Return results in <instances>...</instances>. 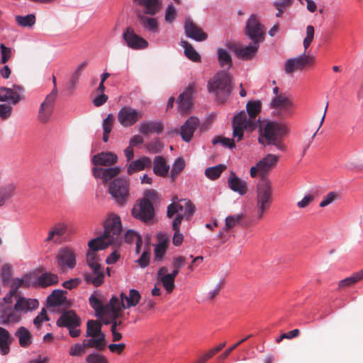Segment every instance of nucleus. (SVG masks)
I'll use <instances>...</instances> for the list:
<instances>
[{
    "instance_id": "obj_1",
    "label": "nucleus",
    "mask_w": 363,
    "mask_h": 363,
    "mask_svg": "<svg viewBox=\"0 0 363 363\" xmlns=\"http://www.w3.org/2000/svg\"><path fill=\"white\" fill-rule=\"evenodd\" d=\"M262 108L261 102L258 100L250 101L246 104V112L241 111L232 119L233 137L237 141H240L244 135V131L254 130L260 122L258 114Z\"/></svg>"
},
{
    "instance_id": "obj_2",
    "label": "nucleus",
    "mask_w": 363,
    "mask_h": 363,
    "mask_svg": "<svg viewBox=\"0 0 363 363\" xmlns=\"http://www.w3.org/2000/svg\"><path fill=\"white\" fill-rule=\"evenodd\" d=\"M15 303H8L3 301L0 304V323L6 325L10 323H18L22 316L30 313L39 306L36 298H26L23 296H14Z\"/></svg>"
},
{
    "instance_id": "obj_3",
    "label": "nucleus",
    "mask_w": 363,
    "mask_h": 363,
    "mask_svg": "<svg viewBox=\"0 0 363 363\" xmlns=\"http://www.w3.org/2000/svg\"><path fill=\"white\" fill-rule=\"evenodd\" d=\"M289 132L284 122L277 121H264L260 125L259 143L263 145H272L277 150L285 152L288 150L287 145L283 138Z\"/></svg>"
},
{
    "instance_id": "obj_4",
    "label": "nucleus",
    "mask_w": 363,
    "mask_h": 363,
    "mask_svg": "<svg viewBox=\"0 0 363 363\" xmlns=\"http://www.w3.org/2000/svg\"><path fill=\"white\" fill-rule=\"evenodd\" d=\"M315 28L308 25L306 27V35L303 39V45L304 52L295 57H291L285 62L284 72L286 74H291L296 71H302L305 67H310L315 63V57L306 55V50L309 48L314 39Z\"/></svg>"
},
{
    "instance_id": "obj_5",
    "label": "nucleus",
    "mask_w": 363,
    "mask_h": 363,
    "mask_svg": "<svg viewBox=\"0 0 363 363\" xmlns=\"http://www.w3.org/2000/svg\"><path fill=\"white\" fill-rule=\"evenodd\" d=\"M209 92L213 93L217 99L224 102L230 96L232 90L231 77L225 71L218 72L208 83Z\"/></svg>"
},
{
    "instance_id": "obj_6",
    "label": "nucleus",
    "mask_w": 363,
    "mask_h": 363,
    "mask_svg": "<svg viewBox=\"0 0 363 363\" xmlns=\"http://www.w3.org/2000/svg\"><path fill=\"white\" fill-rule=\"evenodd\" d=\"M272 189L268 178H260L257 186V216L261 219L272 203Z\"/></svg>"
},
{
    "instance_id": "obj_7",
    "label": "nucleus",
    "mask_w": 363,
    "mask_h": 363,
    "mask_svg": "<svg viewBox=\"0 0 363 363\" xmlns=\"http://www.w3.org/2000/svg\"><path fill=\"white\" fill-rule=\"evenodd\" d=\"M145 197L135 204L132 208V216L144 223H150L155 216V210L152 203L147 198H154L155 191L149 190L145 192Z\"/></svg>"
},
{
    "instance_id": "obj_8",
    "label": "nucleus",
    "mask_w": 363,
    "mask_h": 363,
    "mask_svg": "<svg viewBox=\"0 0 363 363\" xmlns=\"http://www.w3.org/2000/svg\"><path fill=\"white\" fill-rule=\"evenodd\" d=\"M85 340L89 344L90 348L103 351L106 346V336L101 330V324L95 320H89L86 323Z\"/></svg>"
},
{
    "instance_id": "obj_9",
    "label": "nucleus",
    "mask_w": 363,
    "mask_h": 363,
    "mask_svg": "<svg viewBox=\"0 0 363 363\" xmlns=\"http://www.w3.org/2000/svg\"><path fill=\"white\" fill-rule=\"evenodd\" d=\"M101 259L96 252L89 250L86 252V262L92 271V274H86L84 279L89 284H92L94 286H99L102 284L104 279V272L100 264Z\"/></svg>"
},
{
    "instance_id": "obj_10",
    "label": "nucleus",
    "mask_w": 363,
    "mask_h": 363,
    "mask_svg": "<svg viewBox=\"0 0 363 363\" xmlns=\"http://www.w3.org/2000/svg\"><path fill=\"white\" fill-rule=\"evenodd\" d=\"M81 323L80 318L72 310L63 312L56 322L58 327L67 328L69 336L73 338L81 335L82 331L79 328Z\"/></svg>"
},
{
    "instance_id": "obj_11",
    "label": "nucleus",
    "mask_w": 363,
    "mask_h": 363,
    "mask_svg": "<svg viewBox=\"0 0 363 363\" xmlns=\"http://www.w3.org/2000/svg\"><path fill=\"white\" fill-rule=\"evenodd\" d=\"M108 193L117 203L120 205L126 203L130 196L127 179L121 177L113 179L108 185Z\"/></svg>"
},
{
    "instance_id": "obj_12",
    "label": "nucleus",
    "mask_w": 363,
    "mask_h": 363,
    "mask_svg": "<svg viewBox=\"0 0 363 363\" xmlns=\"http://www.w3.org/2000/svg\"><path fill=\"white\" fill-rule=\"evenodd\" d=\"M279 157L274 154H267L262 160L257 162L255 166L250 168V176L255 178L259 176L260 178H267V174L277 163Z\"/></svg>"
},
{
    "instance_id": "obj_13",
    "label": "nucleus",
    "mask_w": 363,
    "mask_h": 363,
    "mask_svg": "<svg viewBox=\"0 0 363 363\" xmlns=\"http://www.w3.org/2000/svg\"><path fill=\"white\" fill-rule=\"evenodd\" d=\"M245 34L252 41L259 43L263 40L265 28L255 14H252L245 26Z\"/></svg>"
},
{
    "instance_id": "obj_14",
    "label": "nucleus",
    "mask_w": 363,
    "mask_h": 363,
    "mask_svg": "<svg viewBox=\"0 0 363 363\" xmlns=\"http://www.w3.org/2000/svg\"><path fill=\"white\" fill-rule=\"evenodd\" d=\"M77 254L74 250L69 247H62L56 256L57 267L64 272L72 269L76 266Z\"/></svg>"
},
{
    "instance_id": "obj_15",
    "label": "nucleus",
    "mask_w": 363,
    "mask_h": 363,
    "mask_svg": "<svg viewBox=\"0 0 363 363\" xmlns=\"http://www.w3.org/2000/svg\"><path fill=\"white\" fill-rule=\"evenodd\" d=\"M140 299L141 295L140 292L136 289H131L128 294L122 292L120 294V297L113 296L109 302L116 306L117 302H118V308L126 309L136 306Z\"/></svg>"
},
{
    "instance_id": "obj_16",
    "label": "nucleus",
    "mask_w": 363,
    "mask_h": 363,
    "mask_svg": "<svg viewBox=\"0 0 363 363\" xmlns=\"http://www.w3.org/2000/svg\"><path fill=\"white\" fill-rule=\"evenodd\" d=\"M57 96V89H53L41 103L38 113V119L40 122L45 123L50 120L54 110Z\"/></svg>"
},
{
    "instance_id": "obj_17",
    "label": "nucleus",
    "mask_w": 363,
    "mask_h": 363,
    "mask_svg": "<svg viewBox=\"0 0 363 363\" xmlns=\"http://www.w3.org/2000/svg\"><path fill=\"white\" fill-rule=\"evenodd\" d=\"M24 91V88L18 84H13L11 88L5 86L1 87L0 101L15 105L25 99L23 96Z\"/></svg>"
},
{
    "instance_id": "obj_18",
    "label": "nucleus",
    "mask_w": 363,
    "mask_h": 363,
    "mask_svg": "<svg viewBox=\"0 0 363 363\" xmlns=\"http://www.w3.org/2000/svg\"><path fill=\"white\" fill-rule=\"evenodd\" d=\"M143 116V112L140 110L125 106L118 113V121L123 127H130L136 123Z\"/></svg>"
},
{
    "instance_id": "obj_19",
    "label": "nucleus",
    "mask_w": 363,
    "mask_h": 363,
    "mask_svg": "<svg viewBox=\"0 0 363 363\" xmlns=\"http://www.w3.org/2000/svg\"><path fill=\"white\" fill-rule=\"evenodd\" d=\"M106 311L107 314L103 318L104 324H111V328H113L115 326V329L122 330L125 325L122 320L118 319L122 315V309L118 308V302L116 306L110 302L107 303Z\"/></svg>"
},
{
    "instance_id": "obj_20",
    "label": "nucleus",
    "mask_w": 363,
    "mask_h": 363,
    "mask_svg": "<svg viewBox=\"0 0 363 363\" xmlns=\"http://www.w3.org/2000/svg\"><path fill=\"white\" fill-rule=\"evenodd\" d=\"M259 44L254 41L248 45L230 43L228 45V48L233 50L238 58L243 60H250L255 57L259 48Z\"/></svg>"
},
{
    "instance_id": "obj_21",
    "label": "nucleus",
    "mask_w": 363,
    "mask_h": 363,
    "mask_svg": "<svg viewBox=\"0 0 363 363\" xmlns=\"http://www.w3.org/2000/svg\"><path fill=\"white\" fill-rule=\"evenodd\" d=\"M122 231L121 218L118 216L108 217L104 223V232L107 238H112V241L117 240Z\"/></svg>"
},
{
    "instance_id": "obj_22",
    "label": "nucleus",
    "mask_w": 363,
    "mask_h": 363,
    "mask_svg": "<svg viewBox=\"0 0 363 363\" xmlns=\"http://www.w3.org/2000/svg\"><path fill=\"white\" fill-rule=\"evenodd\" d=\"M123 39L127 46L133 50H141L148 46L147 40L138 35L131 28H127L123 31Z\"/></svg>"
},
{
    "instance_id": "obj_23",
    "label": "nucleus",
    "mask_w": 363,
    "mask_h": 363,
    "mask_svg": "<svg viewBox=\"0 0 363 363\" xmlns=\"http://www.w3.org/2000/svg\"><path fill=\"white\" fill-rule=\"evenodd\" d=\"M270 105L276 109V115L284 116L291 113L293 102L288 96L281 94L276 96L272 100Z\"/></svg>"
},
{
    "instance_id": "obj_24",
    "label": "nucleus",
    "mask_w": 363,
    "mask_h": 363,
    "mask_svg": "<svg viewBox=\"0 0 363 363\" xmlns=\"http://www.w3.org/2000/svg\"><path fill=\"white\" fill-rule=\"evenodd\" d=\"M157 243L154 248V262H162L166 255L169 239L166 233H159L156 235Z\"/></svg>"
},
{
    "instance_id": "obj_25",
    "label": "nucleus",
    "mask_w": 363,
    "mask_h": 363,
    "mask_svg": "<svg viewBox=\"0 0 363 363\" xmlns=\"http://www.w3.org/2000/svg\"><path fill=\"white\" fill-rule=\"evenodd\" d=\"M30 278L25 276L23 278L13 279L11 283V289L5 295L3 298L4 303H13V296H18V290L20 287H29L30 286Z\"/></svg>"
},
{
    "instance_id": "obj_26",
    "label": "nucleus",
    "mask_w": 363,
    "mask_h": 363,
    "mask_svg": "<svg viewBox=\"0 0 363 363\" xmlns=\"http://www.w3.org/2000/svg\"><path fill=\"white\" fill-rule=\"evenodd\" d=\"M184 31L187 38L198 42L204 41L208 38L207 34L195 24L189 17L186 18L185 21Z\"/></svg>"
},
{
    "instance_id": "obj_27",
    "label": "nucleus",
    "mask_w": 363,
    "mask_h": 363,
    "mask_svg": "<svg viewBox=\"0 0 363 363\" xmlns=\"http://www.w3.org/2000/svg\"><path fill=\"white\" fill-rule=\"evenodd\" d=\"M199 125V120L198 118L189 117L181 127L180 135L182 140L187 143L190 142Z\"/></svg>"
},
{
    "instance_id": "obj_28",
    "label": "nucleus",
    "mask_w": 363,
    "mask_h": 363,
    "mask_svg": "<svg viewBox=\"0 0 363 363\" xmlns=\"http://www.w3.org/2000/svg\"><path fill=\"white\" fill-rule=\"evenodd\" d=\"M67 225L63 222L55 223L48 231V237L45 239L46 242L60 243L61 238L66 233Z\"/></svg>"
},
{
    "instance_id": "obj_29",
    "label": "nucleus",
    "mask_w": 363,
    "mask_h": 363,
    "mask_svg": "<svg viewBox=\"0 0 363 363\" xmlns=\"http://www.w3.org/2000/svg\"><path fill=\"white\" fill-rule=\"evenodd\" d=\"M121 172V167H112L108 168L93 167V175L96 179H99L103 183H106L117 176Z\"/></svg>"
},
{
    "instance_id": "obj_30",
    "label": "nucleus",
    "mask_w": 363,
    "mask_h": 363,
    "mask_svg": "<svg viewBox=\"0 0 363 363\" xmlns=\"http://www.w3.org/2000/svg\"><path fill=\"white\" fill-rule=\"evenodd\" d=\"M118 156L112 152H101L91 158V162L96 166H108L115 164L117 162Z\"/></svg>"
},
{
    "instance_id": "obj_31",
    "label": "nucleus",
    "mask_w": 363,
    "mask_h": 363,
    "mask_svg": "<svg viewBox=\"0 0 363 363\" xmlns=\"http://www.w3.org/2000/svg\"><path fill=\"white\" fill-rule=\"evenodd\" d=\"M228 184L233 191L238 193L240 196H243L247 192V182L239 178L233 172L230 174Z\"/></svg>"
},
{
    "instance_id": "obj_32",
    "label": "nucleus",
    "mask_w": 363,
    "mask_h": 363,
    "mask_svg": "<svg viewBox=\"0 0 363 363\" xmlns=\"http://www.w3.org/2000/svg\"><path fill=\"white\" fill-rule=\"evenodd\" d=\"M194 87L189 85L186 90L182 93L177 99L179 111L181 113H187L191 106V98L193 95Z\"/></svg>"
},
{
    "instance_id": "obj_33",
    "label": "nucleus",
    "mask_w": 363,
    "mask_h": 363,
    "mask_svg": "<svg viewBox=\"0 0 363 363\" xmlns=\"http://www.w3.org/2000/svg\"><path fill=\"white\" fill-rule=\"evenodd\" d=\"M152 160L147 156H143L137 160H133L127 167V173L128 175L150 168Z\"/></svg>"
},
{
    "instance_id": "obj_34",
    "label": "nucleus",
    "mask_w": 363,
    "mask_h": 363,
    "mask_svg": "<svg viewBox=\"0 0 363 363\" xmlns=\"http://www.w3.org/2000/svg\"><path fill=\"white\" fill-rule=\"evenodd\" d=\"M16 189L17 184L13 182L0 186V207L15 196Z\"/></svg>"
},
{
    "instance_id": "obj_35",
    "label": "nucleus",
    "mask_w": 363,
    "mask_h": 363,
    "mask_svg": "<svg viewBox=\"0 0 363 363\" xmlns=\"http://www.w3.org/2000/svg\"><path fill=\"white\" fill-rule=\"evenodd\" d=\"M13 340L11 333L0 326V353L1 355L5 356L9 354Z\"/></svg>"
},
{
    "instance_id": "obj_36",
    "label": "nucleus",
    "mask_w": 363,
    "mask_h": 363,
    "mask_svg": "<svg viewBox=\"0 0 363 363\" xmlns=\"http://www.w3.org/2000/svg\"><path fill=\"white\" fill-rule=\"evenodd\" d=\"M167 272V269L165 267H162L158 269L157 272V277L162 283L164 289L168 293H170L174 289V279Z\"/></svg>"
},
{
    "instance_id": "obj_37",
    "label": "nucleus",
    "mask_w": 363,
    "mask_h": 363,
    "mask_svg": "<svg viewBox=\"0 0 363 363\" xmlns=\"http://www.w3.org/2000/svg\"><path fill=\"white\" fill-rule=\"evenodd\" d=\"M152 169L157 176L165 177L169 171V165L162 156H156L153 160Z\"/></svg>"
},
{
    "instance_id": "obj_38",
    "label": "nucleus",
    "mask_w": 363,
    "mask_h": 363,
    "mask_svg": "<svg viewBox=\"0 0 363 363\" xmlns=\"http://www.w3.org/2000/svg\"><path fill=\"white\" fill-rule=\"evenodd\" d=\"M113 242L112 238H107L105 235H101L96 238L91 240L88 242L89 249L94 252L102 250L106 248Z\"/></svg>"
},
{
    "instance_id": "obj_39",
    "label": "nucleus",
    "mask_w": 363,
    "mask_h": 363,
    "mask_svg": "<svg viewBox=\"0 0 363 363\" xmlns=\"http://www.w3.org/2000/svg\"><path fill=\"white\" fill-rule=\"evenodd\" d=\"M15 336L18 339L21 347L26 348L32 343V335L29 330L23 326L17 329L15 332Z\"/></svg>"
},
{
    "instance_id": "obj_40",
    "label": "nucleus",
    "mask_w": 363,
    "mask_h": 363,
    "mask_svg": "<svg viewBox=\"0 0 363 363\" xmlns=\"http://www.w3.org/2000/svg\"><path fill=\"white\" fill-rule=\"evenodd\" d=\"M163 130L162 125L159 122H143L139 125V130L142 134L150 133H160Z\"/></svg>"
},
{
    "instance_id": "obj_41",
    "label": "nucleus",
    "mask_w": 363,
    "mask_h": 363,
    "mask_svg": "<svg viewBox=\"0 0 363 363\" xmlns=\"http://www.w3.org/2000/svg\"><path fill=\"white\" fill-rule=\"evenodd\" d=\"M89 303L95 311L98 317L103 318L107 314V304L104 306L101 300L94 294H91L89 298Z\"/></svg>"
},
{
    "instance_id": "obj_42",
    "label": "nucleus",
    "mask_w": 363,
    "mask_h": 363,
    "mask_svg": "<svg viewBox=\"0 0 363 363\" xmlns=\"http://www.w3.org/2000/svg\"><path fill=\"white\" fill-rule=\"evenodd\" d=\"M57 275L50 272H45L42 274L38 277L37 279V284L41 287L52 286L57 284Z\"/></svg>"
},
{
    "instance_id": "obj_43",
    "label": "nucleus",
    "mask_w": 363,
    "mask_h": 363,
    "mask_svg": "<svg viewBox=\"0 0 363 363\" xmlns=\"http://www.w3.org/2000/svg\"><path fill=\"white\" fill-rule=\"evenodd\" d=\"M181 45L184 49L185 56L190 60L199 62H201V56L192 47V45L186 40L181 41Z\"/></svg>"
},
{
    "instance_id": "obj_44",
    "label": "nucleus",
    "mask_w": 363,
    "mask_h": 363,
    "mask_svg": "<svg viewBox=\"0 0 363 363\" xmlns=\"http://www.w3.org/2000/svg\"><path fill=\"white\" fill-rule=\"evenodd\" d=\"M90 348L89 344L84 340L82 343L77 342L70 346L69 354L71 357H81L85 352L86 348Z\"/></svg>"
},
{
    "instance_id": "obj_45",
    "label": "nucleus",
    "mask_w": 363,
    "mask_h": 363,
    "mask_svg": "<svg viewBox=\"0 0 363 363\" xmlns=\"http://www.w3.org/2000/svg\"><path fill=\"white\" fill-rule=\"evenodd\" d=\"M362 279H363V269L357 272L353 273L350 277L340 281L338 286L340 288L350 286L356 284L357 282Z\"/></svg>"
},
{
    "instance_id": "obj_46",
    "label": "nucleus",
    "mask_w": 363,
    "mask_h": 363,
    "mask_svg": "<svg viewBox=\"0 0 363 363\" xmlns=\"http://www.w3.org/2000/svg\"><path fill=\"white\" fill-rule=\"evenodd\" d=\"M217 55L219 65L222 67L229 69L232 66V57L230 53L223 48L217 49Z\"/></svg>"
},
{
    "instance_id": "obj_47",
    "label": "nucleus",
    "mask_w": 363,
    "mask_h": 363,
    "mask_svg": "<svg viewBox=\"0 0 363 363\" xmlns=\"http://www.w3.org/2000/svg\"><path fill=\"white\" fill-rule=\"evenodd\" d=\"M140 21L143 27L152 33H158V23L155 18L140 16Z\"/></svg>"
},
{
    "instance_id": "obj_48",
    "label": "nucleus",
    "mask_w": 363,
    "mask_h": 363,
    "mask_svg": "<svg viewBox=\"0 0 363 363\" xmlns=\"http://www.w3.org/2000/svg\"><path fill=\"white\" fill-rule=\"evenodd\" d=\"M225 169L226 165L222 164L210 167L206 169L205 175L211 180H216L220 176Z\"/></svg>"
},
{
    "instance_id": "obj_49",
    "label": "nucleus",
    "mask_w": 363,
    "mask_h": 363,
    "mask_svg": "<svg viewBox=\"0 0 363 363\" xmlns=\"http://www.w3.org/2000/svg\"><path fill=\"white\" fill-rule=\"evenodd\" d=\"M15 19L18 26L24 28L32 27L35 23V16L33 13L26 16H16Z\"/></svg>"
},
{
    "instance_id": "obj_50",
    "label": "nucleus",
    "mask_w": 363,
    "mask_h": 363,
    "mask_svg": "<svg viewBox=\"0 0 363 363\" xmlns=\"http://www.w3.org/2000/svg\"><path fill=\"white\" fill-rule=\"evenodd\" d=\"M65 291L62 290L56 289L48 296V301L52 306H59L62 303L65 297Z\"/></svg>"
},
{
    "instance_id": "obj_51",
    "label": "nucleus",
    "mask_w": 363,
    "mask_h": 363,
    "mask_svg": "<svg viewBox=\"0 0 363 363\" xmlns=\"http://www.w3.org/2000/svg\"><path fill=\"white\" fill-rule=\"evenodd\" d=\"M184 167L185 162L183 158L179 157L175 160L172 164V169L170 172V177L172 180H174L177 177V176L184 169Z\"/></svg>"
},
{
    "instance_id": "obj_52",
    "label": "nucleus",
    "mask_w": 363,
    "mask_h": 363,
    "mask_svg": "<svg viewBox=\"0 0 363 363\" xmlns=\"http://www.w3.org/2000/svg\"><path fill=\"white\" fill-rule=\"evenodd\" d=\"M86 363H108L106 356L98 352H93L89 354L85 359Z\"/></svg>"
},
{
    "instance_id": "obj_53",
    "label": "nucleus",
    "mask_w": 363,
    "mask_h": 363,
    "mask_svg": "<svg viewBox=\"0 0 363 363\" xmlns=\"http://www.w3.org/2000/svg\"><path fill=\"white\" fill-rule=\"evenodd\" d=\"M238 142L234 137L233 139L222 137H216L213 139L212 143L213 145L221 144L223 147L233 149L235 147V143Z\"/></svg>"
},
{
    "instance_id": "obj_54",
    "label": "nucleus",
    "mask_w": 363,
    "mask_h": 363,
    "mask_svg": "<svg viewBox=\"0 0 363 363\" xmlns=\"http://www.w3.org/2000/svg\"><path fill=\"white\" fill-rule=\"evenodd\" d=\"M142 6L145 7L144 13L154 15L157 10L158 0H145Z\"/></svg>"
},
{
    "instance_id": "obj_55",
    "label": "nucleus",
    "mask_w": 363,
    "mask_h": 363,
    "mask_svg": "<svg viewBox=\"0 0 363 363\" xmlns=\"http://www.w3.org/2000/svg\"><path fill=\"white\" fill-rule=\"evenodd\" d=\"M146 150L152 154H155L162 151L163 145L160 140L155 139L145 145Z\"/></svg>"
},
{
    "instance_id": "obj_56",
    "label": "nucleus",
    "mask_w": 363,
    "mask_h": 363,
    "mask_svg": "<svg viewBox=\"0 0 363 363\" xmlns=\"http://www.w3.org/2000/svg\"><path fill=\"white\" fill-rule=\"evenodd\" d=\"M1 64H6L12 57V50L4 44H0Z\"/></svg>"
},
{
    "instance_id": "obj_57",
    "label": "nucleus",
    "mask_w": 363,
    "mask_h": 363,
    "mask_svg": "<svg viewBox=\"0 0 363 363\" xmlns=\"http://www.w3.org/2000/svg\"><path fill=\"white\" fill-rule=\"evenodd\" d=\"M339 198V194L335 191L329 192L323 200L320 201L319 206L322 208L326 207L328 205L331 204Z\"/></svg>"
},
{
    "instance_id": "obj_58",
    "label": "nucleus",
    "mask_w": 363,
    "mask_h": 363,
    "mask_svg": "<svg viewBox=\"0 0 363 363\" xmlns=\"http://www.w3.org/2000/svg\"><path fill=\"white\" fill-rule=\"evenodd\" d=\"M184 211V206L179 203H172L167 207V215L169 218H172L176 213L182 214Z\"/></svg>"
},
{
    "instance_id": "obj_59",
    "label": "nucleus",
    "mask_w": 363,
    "mask_h": 363,
    "mask_svg": "<svg viewBox=\"0 0 363 363\" xmlns=\"http://www.w3.org/2000/svg\"><path fill=\"white\" fill-rule=\"evenodd\" d=\"M242 218V213L232 215V216H229L226 217L225 220V228L227 230H229V229L235 227L240 222V220Z\"/></svg>"
},
{
    "instance_id": "obj_60",
    "label": "nucleus",
    "mask_w": 363,
    "mask_h": 363,
    "mask_svg": "<svg viewBox=\"0 0 363 363\" xmlns=\"http://www.w3.org/2000/svg\"><path fill=\"white\" fill-rule=\"evenodd\" d=\"M49 318L47 315L45 308H43L40 313L34 318L33 324L38 328H40L44 322L48 321Z\"/></svg>"
},
{
    "instance_id": "obj_61",
    "label": "nucleus",
    "mask_w": 363,
    "mask_h": 363,
    "mask_svg": "<svg viewBox=\"0 0 363 363\" xmlns=\"http://www.w3.org/2000/svg\"><path fill=\"white\" fill-rule=\"evenodd\" d=\"M155 306V302L152 299L146 300L144 303L137 308V311L140 313H145L147 311L152 309Z\"/></svg>"
},
{
    "instance_id": "obj_62",
    "label": "nucleus",
    "mask_w": 363,
    "mask_h": 363,
    "mask_svg": "<svg viewBox=\"0 0 363 363\" xmlns=\"http://www.w3.org/2000/svg\"><path fill=\"white\" fill-rule=\"evenodd\" d=\"M11 269L9 264H5L1 269V279L4 284H8L10 281Z\"/></svg>"
},
{
    "instance_id": "obj_63",
    "label": "nucleus",
    "mask_w": 363,
    "mask_h": 363,
    "mask_svg": "<svg viewBox=\"0 0 363 363\" xmlns=\"http://www.w3.org/2000/svg\"><path fill=\"white\" fill-rule=\"evenodd\" d=\"M114 118L111 113L108 114L103 121V130L106 133H110L112 130Z\"/></svg>"
},
{
    "instance_id": "obj_64",
    "label": "nucleus",
    "mask_w": 363,
    "mask_h": 363,
    "mask_svg": "<svg viewBox=\"0 0 363 363\" xmlns=\"http://www.w3.org/2000/svg\"><path fill=\"white\" fill-rule=\"evenodd\" d=\"M177 15L176 9L172 4H169L165 11V21L172 23Z\"/></svg>"
}]
</instances>
